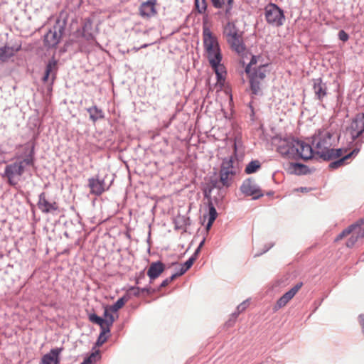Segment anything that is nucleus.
<instances>
[{
	"mask_svg": "<svg viewBox=\"0 0 364 364\" xmlns=\"http://www.w3.org/2000/svg\"><path fill=\"white\" fill-rule=\"evenodd\" d=\"M16 161L7 164L5 166L2 177L6 178L9 185L16 186L21 178L26 171V166H35V145L33 143H27L23 146V154L16 155Z\"/></svg>",
	"mask_w": 364,
	"mask_h": 364,
	"instance_id": "nucleus-1",
	"label": "nucleus"
},
{
	"mask_svg": "<svg viewBox=\"0 0 364 364\" xmlns=\"http://www.w3.org/2000/svg\"><path fill=\"white\" fill-rule=\"evenodd\" d=\"M203 36V46L209 64L216 75L217 82L222 83L225 80L226 70L221 63L223 55L218 39L213 35L210 30L205 26Z\"/></svg>",
	"mask_w": 364,
	"mask_h": 364,
	"instance_id": "nucleus-2",
	"label": "nucleus"
},
{
	"mask_svg": "<svg viewBox=\"0 0 364 364\" xmlns=\"http://www.w3.org/2000/svg\"><path fill=\"white\" fill-rule=\"evenodd\" d=\"M261 57L259 55H252L250 63L246 65L245 71L247 75L250 88L253 95H262V81H263L267 73V68L269 64H260L257 67L252 68L255 65L258 60Z\"/></svg>",
	"mask_w": 364,
	"mask_h": 364,
	"instance_id": "nucleus-3",
	"label": "nucleus"
},
{
	"mask_svg": "<svg viewBox=\"0 0 364 364\" xmlns=\"http://www.w3.org/2000/svg\"><path fill=\"white\" fill-rule=\"evenodd\" d=\"M233 170V160L232 157L225 158L220 166L219 172V180L211 181L213 188L222 189L223 187L228 188L232 183V177L235 176Z\"/></svg>",
	"mask_w": 364,
	"mask_h": 364,
	"instance_id": "nucleus-4",
	"label": "nucleus"
},
{
	"mask_svg": "<svg viewBox=\"0 0 364 364\" xmlns=\"http://www.w3.org/2000/svg\"><path fill=\"white\" fill-rule=\"evenodd\" d=\"M277 141V151L284 158L296 160L298 156V139L291 136L284 137H275Z\"/></svg>",
	"mask_w": 364,
	"mask_h": 364,
	"instance_id": "nucleus-5",
	"label": "nucleus"
},
{
	"mask_svg": "<svg viewBox=\"0 0 364 364\" xmlns=\"http://www.w3.org/2000/svg\"><path fill=\"white\" fill-rule=\"evenodd\" d=\"M277 141V151L284 158L296 160L298 156V139L291 136L284 137H275Z\"/></svg>",
	"mask_w": 364,
	"mask_h": 364,
	"instance_id": "nucleus-6",
	"label": "nucleus"
},
{
	"mask_svg": "<svg viewBox=\"0 0 364 364\" xmlns=\"http://www.w3.org/2000/svg\"><path fill=\"white\" fill-rule=\"evenodd\" d=\"M67 25V19L58 18L53 26L44 36L43 44L48 48H55L63 37Z\"/></svg>",
	"mask_w": 364,
	"mask_h": 364,
	"instance_id": "nucleus-7",
	"label": "nucleus"
},
{
	"mask_svg": "<svg viewBox=\"0 0 364 364\" xmlns=\"http://www.w3.org/2000/svg\"><path fill=\"white\" fill-rule=\"evenodd\" d=\"M333 134L326 129H318L312 136L311 144L316 149V154L321 159V152L331 149L333 144Z\"/></svg>",
	"mask_w": 364,
	"mask_h": 364,
	"instance_id": "nucleus-8",
	"label": "nucleus"
},
{
	"mask_svg": "<svg viewBox=\"0 0 364 364\" xmlns=\"http://www.w3.org/2000/svg\"><path fill=\"white\" fill-rule=\"evenodd\" d=\"M264 18L269 25L277 28L283 26L286 20L283 9L274 3H269L265 6Z\"/></svg>",
	"mask_w": 364,
	"mask_h": 364,
	"instance_id": "nucleus-9",
	"label": "nucleus"
},
{
	"mask_svg": "<svg viewBox=\"0 0 364 364\" xmlns=\"http://www.w3.org/2000/svg\"><path fill=\"white\" fill-rule=\"evenodd\" d=\"M347 131L349 132L353 141L363 137L364 113H358L355 116Z\"/></svg>",
	"mask_w": 364,
	"mask_h": 364,
	"instance_id": "nucleus-10",
	"label": "nucleus"
},
{
	"mask_svg": "<svg viewBox=\"0 0 364 364\" xmlns=\"http://www.w3.org/2000/svg\"><path fill=\"white\" fill-rule=\"evenodd\" d=\"M240 189L246 196H252L253 200H257L264 196L260 187L252 178L245 179Z\"/></svg>",
	"mask_w": 364,
	"mask_h": 364,
	"instance_id": "nucleus-11",
	"label": "nucleus"
},
{
	"mask_svg": "<svg viewBox=\"0 0 364 364\" xmlns=\"http://www.w3.org/2000/svg\"><path fill=\"white\" fill-rule=\"evenodd\" d=\"M88 187L90 189V193L96 196L102 195L108 189L105 183V178L101 177L99 174L88 179Z\"/></svg>",
	"mask_w": 364,
	"mask_h": 364,
	"instance_id": "nucleus-12",
	"label": "nucleus"
},
{
	"mask_svg": "<svg viewBox=\"0 0 364 364\" xmlns=\"http://www.w3.org/2000/svg\"><path fill=\"white\" fill-rule=\"evenodd\" d=\"M303 282H299L291 288L287 292L284 294L277 301L273 309L274 311L285 306L288 302L296 295L299 290L302 287Z\"/></svg>",
	"mask_w": 364,
	"mask_h": 364,
	"instance_id": "nucleus-13",
	"label": "nucleus"
},
{
	"mask_svg": "<svg viewBox=\"0 0 364 364\" xmlns=\"http://www.w3.org/2000/svg\"><path fill=\"white\" fill-rule=\"evenodd\" d=\"M312 82L314 98L322 102L328 95L327 84L321 77L312 79Z\"/></svg>",
	"mask_w": 364,
	"mask_h": 364,
	"instance_id": "nucleus-14",
	"label": "nucleus"
},
{
	"mask_svg": "<svg viewBox=\"0 0 364 364\" xmlns=\"http://www.w3.org/2000/svg\"><path fill=\"white\" fill-rule=\"evenodd\" d=\"M298 156L296 160L304 159L309 160L313 158L316 154V149L311 144H306L302 141L298 139Z\"/></svg>",
	"mask_w": 364,
	"mask_h": 364,
	"instance_id": "nucleus-15",
	"label": "nucleus"
},
{
	"mask_svg": "<svg viewBox=\"0 0 364 364\" xmlns=\"http://www.w3.org/2000/svg\"><path fill=\"white\" fill-rule=\"evenodd\" d=\"M38 207L43 213L55 214L58 210V205L56 202H49L46 198V193L42 192L38 196Z\"/></svg>",
	"mask_w": 364,
	"mask_h": 364,
	"instance_id": "nucleus-16",
	"label": "nucleus"
},
{
	"mask_svg": "<svg viewBox=\"0 0 364 364\" xmlns=\"http://www.w3.org/2000/svg\"><path fill=\"white\" fill-rule=\"evenodd\" d=\"M227 41L231 49L239 55H243L246 50V46L244 43L242 33L232 38H228Z\"/></svg>",
	"mask_w": 364,
	"mask_h": 364,
	"instance_id": "nucleus-17",
	"label": "nucleus"
},
{
	"mask_svg": "<svg viewBox=\"0 0 364 364\" xmlns=\"http://www.w3.org/2000/svg\"><path fill=\"white\" fill-rule=\"evenodd\" d=\"M21 49V45H14L12 46H4L0 47V60L6 62L9 58L14 56L15 54Z\"/></svg>",
	"mask_w": 364,
	"mask_h": 364,
	"instance_id": "nucleus-18",
	"label": "nucleus"
},
{
	"mask_svg": "<svg viewBox=\"0 0 364 364\" xmlns=\"http://www.w3.org/2000/svg\"><path fill=\"white\" fill-rule=\"evenodd\" d=\"M62 348H55L50 350L49 353L45 354L41 358V364H59V355L61 353Z\"/></svg>",
	"mask_w": 364,
	"mask_h": 364,
	"instance_id": "nucleus-19",
	"label": "nucleus"
},
{
	"mask_svg": "<svg viewBox=\"0 0 364 364\" xmlns=\"http://www.w3.org/2000/svg\"><path fill=\"white\" fill-rule=\"evenodd\" d=\"M164 269L165 264L161 261L152 262L147 270V275L151 282L158 278Z\"/></svg>",
	"mask_w": 364,
	"mask_h": 364,
	"instance_id": "nucleus-20",
	"label": "nucleus"
},
{
	"mask_svg": "<svg viewBox=\"0 0 364 364\" xmlns=\"http://www.w3.org/2000/svg\"><path fill=\"white\" fill-rule=\"evenodd\" d=\"M156 0H149L143 3L140 8V15L143 17H151L156 14L155 9Z\"/></svg>",
	"mask_w": 364,
	"mask_h": 364,
	"instance_id": "nucleus-21",
	"label": "nucleus"
},
{
	"mask_svg": "<svg viewBox=\"0 0 364 364\" xmlns=\"http://www.w3.org/2000/svg\"><path fill=\"white\" fill-rule=\"evenodd\" d=\"M92 31V21L90 18H85L82 26L81 36L87 41H95V37Z\"/></svg>",
	"mask_w": 364,
	"mask_h": 364,
	"instance_id": "nucleus-22",
	"label": "nucleus"
},
{
	"mask_svg": "<svg viewBox=\"0 0 364 364\" xmlns=\"http://www.w3.org/2000/svg\"><path fill=\"white\" fill-rule=\"evenodd\" d=\"M359 151H360L359 148H355L353 151H351L350 153L347 154L344 156L331 162L328 166L329 168L331 169H336V168L343 166L344 164H346V160L349 159L353 156L357 155Z\"/></svg>",
	"mask_w": 364,
	"mask_h": 364,
	"instance_id": "nucleus-23",
	"label": "nucleus"
},
{
	"mask_svg": "<svg viewBox=\"0 0 364 364\" xmlns=\"http://www.w3.org/2000/svg\"><path fill=\"white\" fill-rule=\"evenodd\" d=\"M58 68V61L54 58L49 60L46 64L45 74L50 76L51 85L56 78Z\"/></svg>",
	"mask_w": 364,
	"mask_h": 364,
	"instance_id": "nucleus-24",
	"label": "nucleus"
},
{
	"mask_svg": "<svg viewBox=\"0 0 364 364\" xmlns=\"http://www.w3.org/2000/svg\"><path fill=\"white\" fill-rule=\"evenodd\" d=\"M86 111L89 113L90 119L93 123H95L100 119H103L105 117L103 110L96 105L86 108Z\"/></svg>",
	"mask_w": 364,
	"mask_h": 364,
	"instance_id": "nucleus-25",
	"label": "nucleus"
},
{
	"mask_svg": "<svg viewBox=\"0 0 364 364\" xmlns=\"http://www.w3.org/2000/svg\"><path fill=\"white\" fill-rule=\"evenodd\" d=\"M289 171L291 173L304 175L309 172V168L303 164L295 162L289 164Z\"/></svg>",
	"mask_w": 364,
	"mask_h": 364,
	"instance_id": "nucleus-26",
	"label": "nucleus"
},
{
	"mask_svg": "<svg viewBox=\"0 0 364 364\" xmlns=\"http://www.w3.org/2000/svg\"><path fill=\"white\" fill-rule=\"evenodd\" d=\"M321 159L323 161H328L336 158H341L343 155V149H331L330 150L326 152H321Z\"/></svg>",
	"mask_w": 364,
	"mask_h": 364,
	"instance_id": "nucleus-27",
	"label": "nucleus"
},
{
	"mask_svg": "<svg viewBox=\"0 0 364 364\" xmlns=\"http://www.w3.org/2000/svg\"><path fill=\"white\" fill-rule=\"evenodd\" d=\"M223 34L228 39L235 37L240 33L235 25L233 23L228 22L224 27Z\"/></svg>",
	"mask_w": 364,
	"mask_h": 364,
	"instance_id": "nucleus-28",
	"label": "nucleus"
},
{
	"mask_svg": "<svg viewBox=\"0 0 364 364\" xmlns=\"http://www.w3.org/2000/svg\"><path fill=\"white\" fill-rule=\"evenodd\" d=\"M361 226L362 225L359 223L358 220L356 223L349 225L347 228L344 229L340 234H338L336 237L335 241L341 240L344 237L353 232L356 228H360Z\"/></svg>",
	"mask_w": 364,
	"mask_h": 364,
	"instance_id": "nucleus-29",
	"label": "nucleus"
},
{
	"mask_svg": "<svg viewBox=\"0 0 364 364\" xmlns=\"http://www.w3.org/2000/svg\"><path fill=\"white\" fill-rule=\"evenodd\" d=\"M261 168V163L258 160H252L247 164L245 168L246 174H252Z\"/></svg>",
	"mask_w": 364,
	"mask_h": 364,
	"instance_id": "nucleus-30",
	"label": "nucleus"
},
{
	"mask_svg": "<svg viewBox=\"0 0 364 364\" xmlns=\"http://www.w3.org/2000/svg\"><path fill=\"white\" fill-rule=\"evenodd\" d=\"M128 301V296H124L117 300L116 302L113 304L109 308V309L113 312H117L118 310H119L122 306L124 305V304Z\"/></svg>",
	"mask_w": 364,
	"mask_h": 364,
	"instance_id": "nucleus-31",
	"label": "nucleus"
},
{
	"mask_svg": "<svg viewBox=\"0 0 364 364\" xmlns=\"http://www.w3.org/2000/svg\"><path fill=\"white\" fill-rule=\"evenodd\" d=\"M195 7L200 14H204L207 10V1L206 0H195Z\"/></svg>",
	"mask_w": 364,
	"mask_h": 364,
	"instance_id": "nucleus-32",
	"label": "nucleus"
},
{
	"mask_svg": "<svg viewBox=\"0 0 364 364\" xmlns=\"http://www.w3.org/2000/svg\"><path fill=\"white\" fill-rule=\"evenodd\" d=\"M89 320L95 324H97L100 326V329L102 328H105V318L97 316L96 314H90L89 315Z\"/></svg>",
	"mask_w": 364,
	"mask_h": 364,
	"instance_id": "nucleus-33",
	"label": "nucleus"
},
{
	"mask_svg": "<svg viewBox=\"0 0 364 364\" xmlns=\"http://www.w3.org/2000/svg\"><path fill=\"white\" fill-rule=\"evenodd\" d=\"M109 333V328H102V329H101V332L100 333L99 337L97 338L95 345L97 346H102L107 340V337L105 336V334Z\"/></svg>",
	"mask_w": 364,
	"mask_h": 364,
	"instance_id": "nucleus-34",
	"label": "nucleus"
},
{
	"mask_svg": "<svg viewBox=\"0 0 364 364\" xmlns=\"http://www.w3.org/2000/svg\"><path fill=\"white\" fill-rule=\"evenodd\" d=\"M97 357L100 358V351L99 350L92 352L89 356L84 359L83 361L85 362L86 364H92L96 361Z\"/></svg>",
	"mask_w": 364,
	"mask_h": 364,
	"instance_id": "nucleus-35",
	"label": "nucleus"
},
{
	"mask_svg": "<svg viewBox=\"0 0 364 364\" xmlns=\"http://www.w3.org/2000/svg\"><path fill=\"white\" fill-rule=\"evenodd\" d=\"M97 357L100 358V351L99 350L92 352L89 356L84 359L83 361L85 362L86 364H92L96 361Z\"/></svg>",
	"mask_w": 364,
	"mask_h": 364,
	"instance_id": "nucleus-36",
	"label": "nucleus"
},
{
	"mask_svg": "<svg viewBox=\"0 0 364 364\" xmlns=\"http://www.w3.org/2000/svg\"><path fill=\"white\" fill-rule=\"evenodd\" d=\"M97 357L100 358V351L99 350L92 352L89 356L84 359L83 361L85 362L86 364H92L96 361Z\"/></svg>",
	"mask_w": 364,
	"mask_h": 364,
	"instance_id": "nucleus-37",
	"label": "nucleus"
},
{
	"mask_svg": "<svg viewBox=\"0 0 364 364\" xmlns=\"http://www.w3.org/2000/svg\"><path fill=\"white\" fill-rule=\"evenodd\" d=\"M208 210H209L208 220L214 222L218 216V213L211 201H209V203H208Z\"/></svg>",
	"mask_w": 364,
	"mask_h": 364,
	"instance_id": "nucleus-38",
	"label": "nucleus"
},
{
	"mask_svg": "<svg viewBox=\"0 0 364 364\" xmlns=\"http://www.w3.org/2000/svg\"><path fill=\"white\" fill-rule=\"evenodd\" d=\"M223 6L225 5V15H230L233 7V0H221Z\"/></svg>",
	"mask_w": 364,
	"mask_h": 364,
	"instance_id": "nucleus-39",
	"label": "nucleus"
},
{
	"mask_svg": "<svg viewBox=\"0 0 364 364\" xmlns=\"http://www.w3.org/2000/svg\"><path fill=\"white\" fill-rule=\"evenodd\" d=\"M359 238V236H358V235H352L350 236V237L347 240L346 242V246L348 247H353V245L356 243V242L358 241Z\"/></svg>",
	"mask_w": 364,
	"mask_h": 364,
	"instance_id": "nucleus-40",
	"label": "nucleus"
},
{
	"mask_svg": "<svg viewBox=\"0 0 364 364\" xmlns=\"http://www.w3.org/2000/svg\"><path fill=\"white\" fill-rule=\"evenodd\" d=\"M338 36L339 40L343 42H346L349 39V35L343 30L338 31Z\"/></svg>",
	"mask_w": 364,
	"mask_h": 364,
	"instance_id": "nucleus-41",
	"label": "nucleus"
},
{
	"mask_svg": "<svg viewBox=\"0 0 364 364\" xmlns=\"http://www.w3.org/2000/svg\"><path fill=\"white\" fill-rule=\"evenodd\" d=\"M114 322V318L113 315H110L108 318L105 319V328H109L110 331L111 326L113 325Z\"/></svg>",
	"mask_w": 364,
	"mask_h": 364,
	"instance_id": "nucleus-42",
	"label": "nucleus"
},
{
	"mask_svg": "<svg viewBox=\"0 0 364 364\" xmlns=\"http://www.w3.org/2000/svg\"><path fill=\"white\" fill-rule=\"evenodd\" d=\"M129 293L130 294H132L133 296H140V294H141V288L139 287H132L129 289Z\"/></svg>",
	"mask_w": 364,
	"mask_h": 364,
	"instance_id": "nucleus-43",
	"label": "nucleus"
},
{
	"mask_svg": "<svg viewBox=\"0 0 364 364\" xmlns=\"http://www.w3.org/2000/svg\"><path fill=\"white\" fill-rule=\"evenodd\" d=\"M194 259L189 258L187 261L185 262L182 267L185 269V270L188 271L192 267Z\"/></svg>",
	"mask_w": 364,
	"mask_h": 364,
	"instance_id": "nucleus-44",
	"label": "nucleus"
},
{
	"mask_svg": "<svg viewBox=\"0 0 364 364\" xmlns=\"http://www.w3.org/2000/svg\"><path fill=\"white\" fill-rule=\"evenodd\" d=\"M247 306H248V301L246 300L237 306V310L241 313L245 310V309L247 307Z\"/></svg>",
	"mask_w": 364,
	"mask_h": 364,
	"instance_id": "nucleus-45",
	"label": "nucleus"
},
{
	"mask_svg": "<svg viewBox=\"0 0 364 364\" xmlns=\"http://www.w3.org/2000/svg\"><path fill=\"white\" fill-rule=\"evenodd\" d=\"M212 5L215 9H221L223 8V2L221 0H210Z\"/></svg>",
	"mask_w": 364,
	"mask_h": 364,
	"instance_id": "nucleus-46",
	"label": "nucleus"
},
{
	"mask_svg": "<svg viewBox=\"0 0 364 364\" xmlns=\"http://www.w3.org/2000/svg\"><path fill=\"white\" fill-rule=\"evenodd\" d=\"M274 246V243H271L269 245H264V248L262 252H259V253H257L255 254V257H258V256H260L262 255V254L267 252L269 249H271L272 247Z\"/></svg>",
	"mask_w": 364,
	"mask_h": 364,
	"instance_id": "nucleus-47",
	"label": "nucleus"
},
{
	"mask_svg": "<svg viewBox=\"0 0 364 364\" xmlns=\"http://www.w3.org/2000/svg\"><path fill=\"white\" fill-rule=\"evenodd\" d=\"M153 292H154V290H152L150 287H146L144 288H141V293H146L147 295H150Z\"/></svg>",
	"mask_w": 364,
	"mask_h": 364,
	"instance_id": "nucleus-48",
	"label": "nucleus"
},
{
	"mask_svg": "<svg viewBox=\"0 0 364 364\" xmlns=\"http://www.w3.org/2000/svg\"><path fill=\"white\" fill-rule=\"evenodd\" d=\"M171 282L168 280V278H166V279H164L160 284L159 287V290L161 288H164V287H166L167 285H168V284H170Z\"/></svg>",
	"mask_w": 364,
	"mask_h": 364,
	"instance_id": "nucleus-49",
	"label": "nucleus"
},
{
	"mask_svg": "<svg viewBox=\"0 0 364 364\" xmlns=\"http://www.w3.org/2000/svg\"><path fill=\"white\" fill-rule=\"evenodd\" d=\"M186 272H187V271H186V270H185V269H184L183 267H181L180 268V269H179L177 272H176V273L177 274V275H178V277H180V276H181V275L184 274Z\"/></svg>",
	"mask_w": 364,
	"mask_h": 364,
	"instance_id": "nucleus-50",
	"label": "nucleus"
},
{
	"mask_svg": "<svg viewBox=\"0 0 364 364\" xmlns=\"http://www.w3.org/2000/svg\"><path fill=\"white\" fill-rule=\"evenodd\" d=\"M240 314V312H239V311L237 310V311L235 312H233L231 316H230V318L233 319L235 321L237 318V317L238 316V315Z\"/></svg>",
	"mask_w": 364,
	"mask_h": 364,
	"instance_id": "nucleus-51",
	"label": "nucleus"
},
{
	"mask_svg": "<svg viewBox=\"0 0 364 364\" xmlns=\"http://www.w3.org/2000/svg\"><path fill=\"white\" fill-rule=\"evenodd\" d=\"M240 314V312H239V311L237 310V311L235 312H233L231 316H230V318L233 319L235 321L237 318V317L238 316V315Z\"/></svg>",
	"mask_w": 364,
	"mask_h": 364,
	"instance_id": "nucleus-52",
	"label": "nucleus"
},
{
	"mask_svg": "<svg viewBox=\"0 0 364 364\" xmlns=\"http://www.w3.org/2000/svg\"><path fill=\"white\" fill-rule=\"evenodd\" d=\"M235 321L232 318H230V319L225 323V325L228 326V327H231L233 326V324L235 323Z\"/></svg>",
	"mask_w": 364,
	"mask_h": 364,
	"instance_id": "nucleus-53",
	"label": "nucleus"
},
{
	"mask_svg": "<svg viewBox=\"0 0 364 364\" xmlns=\"http://www.w3.org/2000/svg\"><path fill=\"white\" fill-rule=\"evenodd\" d=\"M358 236L360 237L364 238V228L363 229H360L359 232L357 233Z\"/></svg>",
	"mask_w": 364,
	"mask_h": 364,
	"instance_id": "nucleus-54",
	"label": "nucleus"
},
{
	"mask_svg": "<svg viewBox=\"0 0 364 364\" xmlns=\"http://www.w3.org/2000/svg\"><path fill=\"white\" fill-rule=\"evenodd\" d=\"M177 277H178V276L177 275L176 273H174L170 277H168V280L171 282H173L174 279H176Z\"/></svg>",
	"mask_w": 364,
	"mask_h": 364,
	"instance_id": "nucleus-55",
	"label": "nucleus"
},
{
	"mask_svg": "<svg viewBox=\"0 0 364 364\" xmlns=\"http://www.w3.org/2000/svg\"><path fill=\"white\" fill-rule=\"evenodd\" d=\"M110 315H112L109 312V311L106 309L104 311V317L105 319L108 318Z\"/></svg>",
	"mask_w": 364,
	"mask_h": 364,
	"instance_id": "nucleus-56",
	"label": "nucleus"
},
{
	"mask_svg": "<svg viewBox=\"0 0 364 364\" xmlns=\"http://www.w3.org/2000/svg\"><path fill=\"white\" fill-rule=\"evenodd\" d=\"M50 77V76L47 75L46 74L44 73L42 80H43V82H46L48 81Z\"/></svg>",
	"mask_w": 364,
	"mask_h": 364,
	"instance_id": "nucleus-57",
	"label": "nucleus"
},
{
	"mask_svg": "<svg viewBox=\"0 0 364 364\" xmlns=\"http://www.w3.org/2000/svg\"><path fill=\"white\" fill-rule=\"evenodd\" d=\"M213 223H214L213 221L208 220V222L207 223V225H206V229L208 230L210 229V228L212 227Z\"/></svg>",
	"mask_w": 364,
	"mask_h": 364,
	"instance_id": "nucleus-58",
	"label": "nucleus"
},
{
	"mask_svg": "<svg viewBox=\"0 0 364 364\" xmlns=\"http://www.w3.org/2000/svg\"><path fill=\"white\" fill-rule=\"evenodd\" d=\"M360 325L362 326V331H363V333L364 334V318H362V320L360 321Z\"/></svg>",
	"mask_w": 364,
	"mask_h": 364,
	"instance_id": "nucleus-59",
	"label": "nucleus"
},
{
	"mask_svg": "<svg viewBox=\"0 0 364 364\" xmlns=\"http://www.w3.org/2000/svg\"><path fill=\"white\" fill-rule=\"evenodd\" d=\"M198 254H196V253L194 252L190 258H193L194 259V262H195L197 259V258H198Z\"/></svg>",
	"mask_w": 364,
	"mask_h": 364,
	"instance_id": "nucleus-60",
	"label": "nucleus"
},
{
	"mask_svg": "<svg viewBox=\"0 0 364 364\" xmlns=\"http://www.w3.org/2000/svg\"><path fill=\"white\" fill-rule=\"evenodd\" d=\"M198 254H196V253L194 252L190 258H193L194 259V262H195L197 259V258H198Z\"/></svg>",
	"mask_w": 364,
	"mask_h": 364,
	"instance_id": "nucleus-61",
	"label": "nucleus"
},
{
	"mask_svg": "<svg viewBox=\"0 0 364 364\" xmlns=\"http://www.w3.org/2000/svg\"><path fill=\"white\" fill-rule=\"evenodd\" d=\"M250 108L251 109V116L253 117L255 115V112H254V108H253V107L252 106L251 104H250Z\"/></svg>",
	"mask_w": 364,
	"mask_h": 364,
	"instance_id": "nucleus-62",
	"label": "nucleus"
},
{
	"mask_svg": "<svg viewBox=\"0 0 364 364\" xmlns=\"http://www.w3.org/2000/svg\"><path fill=\"white\" fill-rule=\"evenodd\" d=\"M204 243H205V239H203V240L200 242V244H199V245L198 246V247L201 249V248H202V247L203 246Z\"/></svg>",
	"mask_w": 364,
	"mask_h": 364,
	"instance_id": "nucleus-63",
	"label": "nucleus"
},
{
	"mask_svg": "<svg viewBox=\"0 0 364 364\" xmlns=\"http://www.w3.org/2000/svg\"><path fill=\"white\" fill-rule=\"evenodd\" d=\"M359 223L362 225H364V218L359 220Z\"/></svg>",
	"mask_w": 364,
	"mask_h": 364,
	"instance_id": "nucleus-64",
	"label": "nucleus"
}]
</instances>
